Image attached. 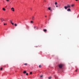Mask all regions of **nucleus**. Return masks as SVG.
Listing matches in <instances>:
<instances>
[{
    "label": "nucleus",
    "instance_id": "nucleus-11",
    "mask_svg": "<svg viewBox=\"0 0 79 79\" xmlns=\"http://www.w3.org/2000/svg\"><path fill=\"white\" fill-rule=\"evenodd\" d=\"M48 10H51V9L50 7H49L48 8Z\"/></svg>",
    "mask_w": 79,
    "mask_h": 79
},
{
    "label": "nucleus",
    "instance_id": "nucleus-10",
    "mask_svg": "<svg viewBox=\"0 0 79 79\" xmlns=\"http://www.w3.org/2000/svg\"><path fill=\"white\" fill-rule=\"evenodd\" d=\"M39 68H42V65H39Z\"/></svg>",
    "mask_w": 79,
    "mask_h": 79
},
{
    "label": "nucleus",
    "instance_id": "nucleus-27",
    "mask_svg": "<svg viewBox=\"0 0 79 79\" xmlns=\"http://www.w3.org/2000/svg\"><path fill=\"white\" fill-rule=\"evenodd\" d=\"M75 71H76V72H77V69L76 70H75Z\"/></svg>",
    "mask_w": 79,
    "mask_h": 79
},
{
    "label": "nucleus",
    "instance_id": "nucleus-4",
    "mask_svg": "<svg viewBox=\"0 0 79 79\" xmlns=\"http://www.w3.org/2000/svg\"><path fill=\"white\" fill-rule=\"evenodd\" d=\"M11 11H15V9H14V8L12 7L11 9Z\"/></svg>",
    "mask_w": 79,
    "mask_h": 79
},
{
    "label": "nucleus",
    "instance_id": "nucleus-34",
    "mask_svg": "<svg viewBox=\"0 0 79 79\" xmlns=\"http://www.w3.org/2000/svg\"><path fill=\"white\" fill-rule=\"evenodd\" d=\"M44 2H45V0L44 1Z\"/></svg>",
    "mask_w": 79,
    "mask_h": 79
},
{
    "label": "nucleus",
    "instance_id": "nucleus-28",
    "mask_svg": "<svg viewBox=\"0 0 79 79\" xmlns=\"http://www.w3.org/2000/svg\"><path fill=\"white\" fill-rule=\"evenodd\" d=\"M69 11H71V9H69Z\"/></svg>",
    "mask_w": 79,
    "mask_h": 79
},
{
    "label": "nucleus",
    "instance_id": "nucleus-20",
    "mask_svg": "<svg viewBox=\"0 0 79 79\" xmlns=\"http://www.w3.org/2000/svg\"><path fill=\"white\" fill-rule=\"evenodd\" d=\"M31 23H33V22L32 21H31Z\"/></svg>",
    "mask_w": 79,
    "mask_h": 79
},
{
    "label": "nucleus",
    "instance_id": "nucleus-36",
    "mask_svg": "<svg viewBox=\"0 0 79 79\" xmlns=\"http://www.w3.org/2000/svg\"><path fill=\"white\" fill-rule=\"evenodd\" d=\"M69 7H70V6H69Z\"/></svg>",
    "mask_w": 79,
    "mask_h": 79
},
{
    "label": "nucleus",
    "instance_id": "nucleus-5",
    "mask_svg": "<svg viewBox=\"0 0 79 79\" xmlns=\"http://www.w3.org/2000/svg\"><path fill=\"white\" fill-rule=\"evenodd\" d=\"M43 31H44V32H46L47 29H43Z\"/></svg>",
    "mask_w": 79,
    "mask_h": 79
},
{
    "label": "nucleus",
    "instance_id": "nucleus-19",
    "mask_svg": "<svg viewBox=\"0 0 79 79\" xmlns=\"http://www.w3.org/2000/svg\"><path fill=\"white\" fill-rule=\"evenodd\" d=\"M40 77H43V75H41L40 76Z\"/></svg>",
    "mask_w": 79,
    "mask_h": 79
},
{
    "label": "nucleus",
    "instance_id": "nucleus-23",
    "mask_svg": "<svg viewBox=\"0 0 79 79\" xmlns=\"http://www.w3.org/2000/svg\"><path fill=\"white\" fill-rule=\"evenodd\" d=\"M6 2H9V0H6Z\"/></svg>",
    "mask_w": 79,
    "mask_h": 79
},
{
    "label": "nucleus",
    "instance_id": "nucleus-33",
    "mask_svg": "<svg viewBox=\"0 0 79 79\" xmlns=\"http://www.w3.org/2000/svg\"><path fill=\"white\" fill-rule=\"evenodd\" d=\"M76 1H78V0H76Z\"/></svg>",
    "mask_w": 79,
    "mask_h": 79
},
{
    "label": "nucleus",
    "instance_id": "nucleus-2",
    "mask_svg": "<svg viewBox=\"0 0 79 79\" xmlns=\"http://www.w3.org/2000/svg\"><path fill=\"white\" fill-rule=\"evenodd\" d=\"M59 68H62V67H63V64H60L59 65Z\"/></svg>",
    "mask_w": 79,
    "mask_h": 79
},
{
    "label": "nucleus",
    "instance_id": "nucleus-24",
    "mask_svg": "<svg viewBox=\"0 0 79 79\" xmlns=\"http://www.w3.org/2000/svg\"><path fill=\"white\" fill-rule=\"evenodd\" d=\"M11 24H12V25H14V23H12H12H11Z\"/></svg>",
    "mask_w": 79,
    "mask_h": 79
},
{
    "label": "nucleus",
    "instance_id": "nucleus-17",
    "mask_svg": "<svg viewBox=\"0 0 79 79\" xmlns=\"http://www.w3.org/2000/svg\"><path fill=\"white\" fill-rule=\"evenodd\" d=\"M55 5H57V2H56L55 3Z\"/></svg>",
    "mask_w": 79,
    "mask_h": 79
},
{
    "label": "nucleus",
    "instance_id": "nucleus-30",
    "mask_svg": "<svg viewBox=\"0 0 79 79\" xmlns=\"http://www.w3.org/2000/svg\"><path fill=\"white\" fill-rule=\"evenodd\" d=\"M30 10H32V8H30Z\"/></svg>",
    "mask_w": 79,
    "mask_h": 79
},
{
    "label": "nucleus",
    "instance_id": "nucleus-9",
    "mask_svg": "<svg viewBox=\"0 0 79 79\" xmlns=\"http://www.w3.org/2000/svg\"><path fill=\"white\" fill-rule=\"evenodd\" d=\"M24 74H26V71H24L23 72Z\"/></svg>",
    "mask_w": 79,
    "mask_h": 79
},
{
    "label": "nucleus",
    "instance_id": "nucleus-16",
    "mask_svg": "<svg viewBox=\"0 0 79 79\" xmlns=\"http://www.w3.org/2000/svg\"><path fill=\"white\" fill-rule=\"evenodd\" d=\"M30 74H32V72H31L30 73Z\"/></svg>",
    "mask_w": 79,
    "mask_h": 79
},
{
    "label": "nucleus",
    "instance_id": "nucleus-1",
    "mask_svg": "<svg viewBox=\"0 0 79 79\" xmlns=\"http://www.w3.org/2000/svg\"><path fill=\"white\" fill-rule=\"evenodd\" d=\"M64 8L65 10H66L67 8H69V5H68L67 6H65L64 7Z\"/></svg>",
    "mask_w": 79,
    "mask_h": 79
},
{
    "label": "nucleus",
    "instance_id": "nucleus-18",
    "mask_svg": "<svg viewBox=\"0 0 79 79\" xmlns=\"http://www.w3.org/2000/svg\"><path fill=\"white\" fill-rule=\"evenodd\" d=\"M68 11H69V8L67 10Z\"/></svg>",
    "mask_w": 79,
    "mask_h": 79
},
{
    "label": "nucleus",
    "instance_id": "nucleus-31",
    "mask_svg": "<svg viewBox=\"0 0 79 79\" xmlns=\"http://www.w3.org/2000/svg\"><path fill=\"white\" fill-rule=\"evenodd\" d=\"M45 17L46 18H47V16H45Z\"/></svg>",
    "mask_w": 79,
    "mask_h": 79
},
{
    "label": "nucleus",
    "instance_id": "nucleus-15",
    "mask_svg": "<svg viewBox=\"0 0 79 79\" xmlns=\"http://www.w3.org/2000/svg\"><path fill=\"white\" fill-rule=\"evenodd\" d=\"M10 21L11 23H12V21H11V20H10Z\"/></svg>",
    "mask_w": 79,
    "mask_h": 79
},
{
    "label": "nucleus",
    "instance_id": "nucleus-14",
    "mask_svg": "<svg viewBox=\"0 0 79 79\" xmlns=\"http://www.w3.org/2000/svg\"><path fill=\"white\" fill-rule=\"evenodd\" d=\"M52 78V77H49L48 78L49 79H51Z\"/></svg>",
    "mask_w": 79,
    "mask_h": 79
},
{
    "label": "nucleus",
    "instance_id": "nucleus-8",
    "mask_svg": "<svg viewBox=\"0 0 79 79\" xmlns=\"http://www.w3.org/2000/svg\"><path fill=\"white\" fill-rule=\"evenodd\" d=\"M2 10H3L4 11H5L6 9H5V8H2Z\"/></svg>",
    "mask_w": 79,
    "mask_h": 79
},
{
    "label": "nucleus",
    "instance_id": "nucleus-32",
    "mask_svg": "<svg viewBox=\"0 0 79 79\" xmlns=\"http://www.w3.org/2000/svg\"><path fill=\"white\" fill-rule=\"evenodd\" d=\"M56 7H58V6H56Z\"/></svg>",
    "mask_w": 79,
    "mask_h": 79
},
{
    "label": "nucleus",
    "instance_id": "nucleus-25",
    "mask_svg": "<svg viewBox=\"0 0 79 79\" xmlns=\"http://www.w3.org/2000/svg\"><path fill=\"white\" fill-rule=\"evenodd\" d=\"M52 12V11H53V10H52L51 9V10H50Z\"/></svg>",
    "mask_w": 79,
    "mask_h": 79
},
{
    "label": "nucleus",
    "instance_id": "nucleus-3",
    "mask_svg": "<svg viewBox=\"0 0 79 79\" xmlns=\"http://www.w3.org/2000/svg\"><path fill=\"white\" fill-rule=\"evenodd\" d=\"M0 20L1 21V22H3L5 20H4V19L3 18H1L0 19Z\"/></svg>",
    "mask_w": 79,
    "mask_h": 79
},
{
    "label": "nucleus",
    "instance_id": "nucleus-21",
    "mask_svg": "<svg viewBox=\"0 0 79 79\" xmlns=\"http://www.w3.org/2000/svg\"><path fill=\"white\" fill-rule=\"evenodd\" d=\"M26 75H27V76H28V73H26Z\"/></svg>",
    "mask_w": 79,
    "mask_h": 79
},
{
    "label": "nucleus",
    "instance_id": "nucleus-7",
    "mask_svg": "<svg viewBox=\"0 0 79 79\" xmlns=\"http://www.w3.org/2000/svg\"><path fill=\"white\" fill-rule=\"evenodd\" d=\"M32 20H34V16L32 17Z\"/></svg>",
    "mask_w": 79,
    "mask_h": 79
},
{
    "label": "nucleus",
    "instance_id": "nucleus-35",
    "mask_svg": "<svg viewBox=\"0 0 79 79\" xmlns=\"http://www.w3.org/2000/svg\"><path fill=\"white\" fill-rule=\"evenodd\" d=\"M11 3V2H10V3Z\"/></svg>",
    "mask_w": 79,
    "mask_h": 79
},
{
    "label": "nucleus",
    "instance_id": "nucleus-22",
    "mask_svg": "<svg viewBox=\"0 0 79 79\" xmlns=\"http://www.w3.org/2000/svg\"><path fill=\"white\" fill-rule=\"evenodd\" d=\"M2 69H3V68H1L0 70H2Z\"/></svg>",
    "mask_w": 79,
    "mask_h": 79
},
{
    "label": "nucleus",
    "instance_id": "nucleus-26",
    "mask_svg": "<svg viewBox=\"0 0 79 79\" xmlns=\"http://www.w3.org/2000/svg\"><path fill=\"white\" fill-rule=\"evenodd\" d=\"M4 25H6V23L5 24V23H4Z\"/></svg>",
    "mask_w": 79,
    "mask_h": 79
},
{
    "label": "nucleus",
    "instance_id": "nucleus-12",
    "mask_svg": "<svg viewBox=\"0 0 79 79\" xmlns=\"http://www.w3.org/2000/svg\"><path fill=\"white\" fill-rule=\"evenodd\" d=\"M24 64V65H25V66H27V64L25 63Z\"/></svg>",
    "mask_w": 79,
    "mask_h": 79
},
{
    "label": "nucleus",
    "instance_id": "nucleus-13",
    "mask_svg": "<svg viewBox=\"0 0 79 79\" xmlns=\"http://www.w3.org/2000/svg\"><path fill=\"white\" fill-rule=\"evenodd\" d=\"M15 26H17V24H16V23H15Z\"/></svg>",
    "mask_w": 79,
    "mask_h": 79
},
{
    "label": "nucleus",
    "instance_id": "nucleus-29",
    "mask_svg": "<svg viewBox=\"0 0 79 79\" xmlns=\"http://www.w3.org/2000/svg\"><path fill=\"white\" fill-rule=\"evenodd\" d=\"M35 27H36L35 26V27H34V29H35Z\"/></svg>",
    "mask_w": 79,
    "mask_h": 79
},
{
    "label": "nucleus",
    "instance_id": "nucleus-6",
    "mask_svg": "<svg viewBox=\"0 0 79 79\" xmlns=\"http://www.w3.org/2000/svg\"><path fill=\"white\" fill-rule=\"evenodd\" d=\"M74 6V4H72L71 5V7H73V6Z\"/></svg>",
    "mask_w": 79,
    "mask_h": 79
}]
</instances>
